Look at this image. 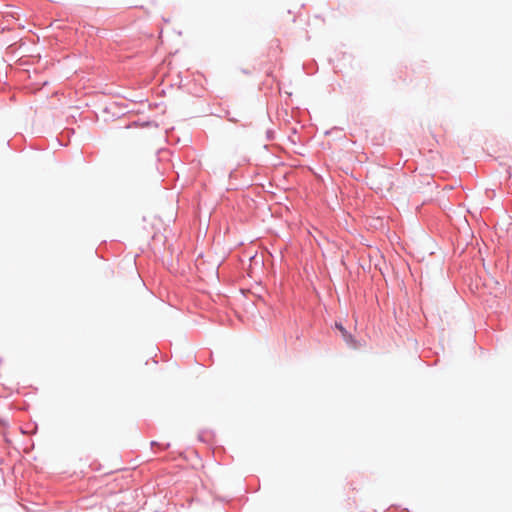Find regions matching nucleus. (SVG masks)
<instances>
[{"mask_svg": "<svg viewBox=\"0 0 512 512\" xmlns=\"http://www.w3.org/2000/svg\"><path fill=\"white\" fill-rule=\"evenodd\" d=\"M336 328L339 329V331L341 332L343 338L345 339V341L349 344H354V339L353 337L351 336V334L348 333V331L339 323H336L335 324ZM355 347V345H353Z\"/></svg>", "mask_w": 512, "mask_h": 512, "instance_id": "nucleus-1", "label": "nucleus"}]
</instances>
